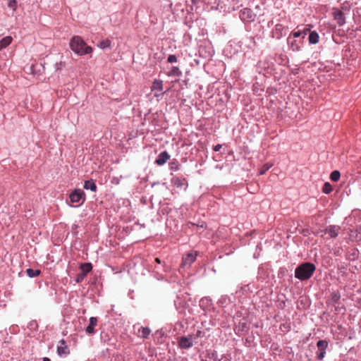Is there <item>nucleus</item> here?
I'll list each match as a JSON object with an SVG mask.
<instances>
[{"label":"nucleus","mask_w":361,"mask_h":361,"mask_svg":"<svg viewBox=\"0 0 361 361\" xmlns=\"http://www.w3.org/2000/svg\"><path fill=\"white\" fill-rule=\"evenodd\" d=\"M316 270V267L311 262H303L295 269V277L300 281L310 279Z\"/></svg>","instance_id":"obj_1"},{"label":"nucleus","mask_w":361,"mask_h":361,"mask_svg":"<svg viewBox=\"0 0 361 361\" xmlns=\"http://www.w3.org/2000/svg\"><path fill=\"white\" fill-rule=\"evenodd\" d=\"M70 47L78 55H85L92 51V47L87 46L79 36H75L71 39Z\"/></svg>","instance_id":"obj_2"},{"label":"nucleus","mask_w":361,"mask_h":361,"mask_svg":"<svg viewBox=\"0 0 361 361\" xmlns=\"http://www.w3.org/2000/svg\"><path fill=\"white\" fill-rule=\"evenodd\" d=\"M71 203H78L76 207L81 205L85 200V194L80 189H76L69 195Z\"/></svg>","instance_id":"obj_3"},{"label":"nucleus","mask_w":361,"mask_h":361,"mask_svg":"<svg viewBox=\"0 0 361 361\" xmlns=\"http://www.w3.org/2000/svg\"><path fill=\"white\" fill-rule=\"evenodd\" d=\"M328 345V341L326 340H319L317 343V347L318 348L317 358L318 360H322L324 357Z\"/></svg>","instance_id":"obj_4"},{"label":"nucleus","mask_w":361,"mask_h":361,"mask_svg":"<svg viewBox=\"0 0 361 361\" xmlns=\"http://www.w3.org/2000/svg\"><path fill=\"white\" fill-rule=\"evenodd\" d=\"M171 184L175 187L186 190L188 186L187 180L183 177L174 176L171 180Z\"/></svg>","instance_id":"obj_5"},{"label":"nucleus","mask_w":361,"mask_h":361,"mask_svg":"<svg viewBox=\"0 0 361 361\" xmlns=\"http://www.w3.org/2000/svg\"><path fill=\"white\" fill-rule=\"evenodd\" d=\"M287 44L290 50L293 51H300L302 44V40L295 39L292 38L291 36L288 37Z\"/></svg>","instance_id":"obj_6"},{"label":"nucleus","mask_w":361,"mask_h":361,"mask_svg":"<svg viewBox=\"0 0 361 361\" xmlns=\"http://www.w3.org/2000/svg\"><path fill=\"white\" fill-rule=\"evenodd\" d=\"M193 336H182L178 339V345L182 349H188L193 345Z\"/></svg>","instance_id":"obj_7"},{"label":"nucleus","mask_w":361,"mask_h":361,"mask_svg":"<svg viewBox=\"0 0 361 361\" xmlns=\"http://www.w3.org/2000/svg\"><path fill=\"white\" fill-rule=\"evenodd\" d=\"M332 14L338 26L341 27L345 24V14L341 11L334 8Z\"/></svg>","instance_id":"obj_8"},{"label":"nucleus","mask_w":361,"mask_h":361,"mask_svg":"<svg viewBox=\"0 0 361 361\" xmlns=\"http://www.w3.org/2000/svg\"><path fill=\"white\" fill-rule=\"evenodd\" d=\"M240 18L243 21L252 22L255 20V15L250 8H245L240 11Z\"/></svg>","instance_id":"obj_9"},{"label":"nucleus","mask_w":361,"mask_h":361,"mask_svg":"<svg viewBox=\"0 0 361 361\" xmlns=\"http://www.w3.org/2000/svg\"><path fill=\"white\" fill-rule=\"evenodd\" d=\"M57 354L60 356H66L70 354V350L68 346L66 345V342L64 339H61L59 342L57 346Z\"/></svg>","instance_id":"obj_10"},{"label":"nucleus","mask_w":361,"mask_h":361,"mask_svg":"<svg viewBox=\"0 0 361 361\" xmlns=\"http://www.w3.org/2000/svg\"><path fill=\"white\" fill-rule=\"evenodd\" d=\"M196 252H188L183 257L182 266L183 267H190V265L195 261L197 257Z\"/></svg>","instance_id":"obj_11"},{"label":"nucleus","mask_w":361,"mask_h":361,"mask_svg":"<svg viewBox=\"0 0 361 361\" xmlns=\"http://www.w3.org/2000/svg\"><path fill=\"white\" fill-rule=\"evenodd\" d=\"M286 27L281 24H276L272 31L273 37L277 39H281L284 35Z\"/></svg>","instance_id":"obj_12"},{"label":"nucleus","mask_w":361,"mask_h":361,"mask_svg":"<svg viewBox=\"0 0 361 361\" xmlns=\"http://www.w3.org/2000/svg\"><path fill=\"white\" fill-rule=\"evenodd\" d=\"M97 322L98 319L95 317H91L90 318V323L85 329V331L88 335H92L95 334L96 331L94 330V328L97 325Z\"/></svg>","instance_id":"obj_13"},{"label":"nucleus","mask_w":361,"mask_h":361,"mask_svg":"<svg viewBox=\"0 0 361 361\" xmlns=\"http://www.w3.org/2000/svg\"><path fill=\"white\" fill-rule=\"evenodd\" d=\"M170 159V155L166 151L161 152L155 160L158 166L164 165Z\"/></svg>","instance_id":"obj_14"},{"label":"nucleus","mask_w":361,"mask_h":361,"mask_svg":"<svg viewBox=\"0 0 361 361\" xmlns=\"http://www.w3.org/2000/svg\"><path fill=\"white\" fill-rule=\"evenodd\" d=\"M339 231L340 227L338 226L331 225L326 228L325 233H328L331 238H336L338 236Z\"/></svg>","instance_id":"obj_15"},{"label":"nucleus","mask_w":361,"mask_h":361,"mask_svg":"<svg viewBox=\"0 0 361 361\" xmlns=\"http://www.w3.org/2000/svg\"><path fill=\"white\" fill-rule=\"evenodd\" d=\"M340 299H341V294H340L339 291H338V290L333 291V292H331V293L330 295V298L328 300L327 303L329 305V302H330L331 305H334L338 303Z\"/></svg>","instance_id":"obj_16"},{"label":"nucleus","mask_w":361,"mask_h":361,"mask_svg":"<svg viewBox=\"0 0 361 361\" xmlns=\"http://www.w3.org/2000/svg\"><path fill=\"white\" fill-rule=\"evenodd\" d=\"M164 89V83L161 80L155 79L151 87L152 91L162 92Z\"/></svg>","instance_id":"obj_17"},{"label":"nucleus","mask_w":361,"mask_h":361,"mask_svg":"<svg viewBox=\"0 0 361 361\" xmlns=\"http://www.w3.org/2000/svg\"><path fill=\"white\" fill-rule=\"evenodd\" d=\"M83 188L85 190H90L92 192H96L97 191V185L95 184V182L92 179H90L87 180H85L84 183Z\"/></svg>","instance_id":"obj_18"},{"label":"nucleus","mask_w":361,"mask_h":361,"mask_svg":"<svg viewBox=\"0 0 361 361\" xmlns=\"http://www.w3.org/2000/svg\"><path fill=\"white\" fill-rule=\"evenodd\" d=\"M169 77H180L182 75V71L177 66H173L171 69L166 73Z\"/></svg>","instance_id":"obj_19"},{"label":"nucleus","mask_w":361,"mask_h":361,"mask_svg":"<svg viewBox=\"0 0 361 361\" xmlns=\"http://www.w3.org/2000/svg\"><path fill=\"white\" fill-rule=\"evenodd\" d=\"M319 35L316 31L310 32L308 40L310 44H316L319 42Z\"/></svg>","instance_id":"obj_20"},{"label":"nucleus","mask_w":361,"mask_h":361,"mask_svg":"<svg viewBox=\"0 0 361 361\" xmlns=\"http://www.w3.org/2000/svg\"><path fill=\"white\" fill-rule=\"evenodd\" d=\"M151 333V330L148 327L140 326L138 329L139 336L143 338H147Z\"/></svg>","instance_id":"obj_21"},{"label":"nucleus","mask_w":361,"mask_h":361,"mask_svg":"<svg viewBox=\"0 0 361 361\" xmlns=\"http://www.w3.org/2000/svg\"><path fill=\"white\" fill-rule=\"evenodd\" d=\"M12 37L11 36H6L0 41V51L7 47L12 42Z\"/></svg>","instance_id":"obj_22"},{"label":"nucleus","mask_w":361,"mask_h":361,"mask_svg":"<svg viewBox=\"0 0 361 361\" xmlns=\"http://www.w3.org/2000/svg\"><path fill=\"white\" fill-rule=\"evenodd\" d=\"M80 269L81 271L80 272L84 274V275L86 276L87 274L92 271V266L91 263H83L80 264Z\"/></svg>","instance_id":"obj_23"},{"label":"nucleus","mask_w":361,"mask_h":361,"mask_svg":"<svg viewBox=\"0 0 361 361\" xmlns=\"http://www.w3.org/2000/svg\"><path fill=\"white\" fill-rule=\"evenodd\" d=\"M169 168L171 171H178L180 169V164L178 161L176 159H173L171 161L169 162Z\"/></svg>","instance_id":"obj_24"},{"label":"nucleus","mask_w":361,"mask_h":361,"mask_svg":"<svg viewBox=\"0 0 361 361\" xmlns=\"http://www.w3.org/2000/svg\"><path fill=\"white\" fill-rule=\"evenodd\" d=\"M26 273L29 277L33 278L39 276L41 271L39 269H32L30 268L26 270Z\"/></svg>","instance_id":"obj_25"},{"label":"nucleus","mask_w":361,"mask_h":361,"mask_svg":"<svg viewBox=\"0 0 361 361\" xmlns=\"http://www.w3.org/2000/svg\"><path fill=\"white\" fill-rule=\"evenodd\" d=\"M211 304V299L207 297L202 298L200 301V306L202 308H206Z\"/></svg>","instance_id":"obj_26"},{"label":"nucleus","mask_w":361,"mask_h":361,"mask_svg":"<svg viewBox=\"0 0 361 361\" xmlns=\"http://www.w3.org/2000/svg\"><path fill=\"white\" fill-rule=\"evenodd\" d=\"M97 46L102 49L109 48L111 47V41L109 39L102 40L97 44Z\"/></svg>","instance_id":"obj_27"},{"label":"nucleus","mask_w":361,"mask_h":361,"mask_svg":"<svg viewBox=\"0 0 361 361\" xmlns=\"http://www.w3.org/2000/svg\"><path fill=\"white\" fill-rule=\"evenodd\" d=\"M27 327L31 331H37L38 329V324L36 320H32L27 324Z\"/></svg>","instance_id":"obj_28"},{"label":"nucleus","mask_w":361,"mask_h":361,"mask_svg":"<svg viewBox=\"0 0 361 361\" xmlns=\"http://www.w3.org/2000/svg\"><path fill=\"white\" fill-rule=\"evenodd\" d=\"M340 176H341V173L338 171H334L331 172V175H330V178L332 181H338L340 178Z\"/></svg>","instance_id":"obj_29"},{"label":"nucleus","mask_w":361,"mask_h":361,"mask_svg":"<svg viewBox=\"0 0 361 361\" xmlns=\"http://www.w3.org/2000/svg\"><path fill=\"white\" fill-rule=\"evenodd\" d=\"M332 190H333V188H332L331 185L329 183H325L324 184V186H323V188H322L323 192H324L325 194H329Z\"/></svg>","instance_id":"obj_30"},{"label":"nucleus","mask_w":361,"mask_h":361,"mask_svg":"<svg viewBox=\"0 0 361 361\" xmlns=\"http://www.w3.org/2000/svg\"><path fill=\"white\" fill-rule=\"evenodd\" d=\"M271 166H272V164H270L268 163L264 164L263 166L260 169L259 173L261 175L264 174Z\"/></svg>","instance_id":"obj_31"},{"label":"nucleus","mask_w":361,"mask_h":361,"mask_svg":"<svg viewBox=\"0 0 361 361\" xmlns=\"http://www.w3.org/2000/svg\"><path fill=\"white\" fill-rule=\"evenodd\" d=\"M85 277L86 276L84 275V274H82L81 272L78 273L75 277L76 283H81Z\"/></svg>","instance_id":"obj_32"},{"label":"nucleus","mask_w":361,"mask_h":361,"mask_svg":"<svg viewBox=\"0 0 361 361\" xmlns=\"http://www.w3.org/2000/svg\"><path fill=\"white\" fill-rule=\"evenodd\" d=\"M280 329L283 331H288L290 329V324L284 323L281 324Z\"/></svg>","instance_id":"obj_33"},{"label":"nucleus","mask_w":361,"mask_h":361,"mask_svg":"<svg viewBox=\"0 0 361 361\" xmlns=\"http://www.w3.org/2000/svg\"><path fill=\"white\" fill-rule=\"evenodd\" d=\"M167 62L170 63H176L177 62V57L174 54H171L168 56Z\"/></svg>","instance_id":"obj_34"},{"label":"nucleus","mask_w":361,"mask_h":361,"mask_svg":"<svg viewBox=\"0 0 361 361\" xmlns=\"http://www.w3.org/2000/svg\"><path fill=\"white\" fill-rule=\"evenodd\" d=\"M302 35V31L300 30H298V31H296V32H293L290 36L292 37V38L293 39H295V38H298L300 37H301Z\"/></svg>","instance_id":"obj_35"},{"label":"nucleus","mask_w":361,"mask_h":361,"mask_svg":"<svg viewBox=\"0 0 361 361\" xmlns=\"http://www.w3.org/2000/svg\"><path fill=\"white\" fill-rule=\"evenodd\" d=\"M193 341L196 343V339L203 336V333L201 331H197L195 334H193Z\"/></svg>","instance_id":"obj_36"},{"label":"nucleus","mask_w":361,"mask_h":361,"mask_svg":"<svg viewBox=\"0 0 361 361\" xmlns=\"http://www.w3.org/2000/svg\"><path fill=\"white\" fill-rule=\"evenodd\" d=\"M221 147H222V145L220 144H218L214 147L213 149L214 152H219L221 149Z\"/></svg>","instance_id":"obj_37"},{"label":"nucleus","mask_w":361,"mask_h":361,"mask_svg":"<svg viewBox=\"0 0 361 361\" xmlns=\"http://www.w3.org/2000/svg\"><path fill=\"white\" fill-rule=\"evenodd\" d=\"M16 4V0H13V1H11L8 4V6H9V7H11V8H15Z\"/></svg>","instance_id":"obj_38"},{"label":"nucleus","mask_w":361,"mask_h":361,"mask_svg":"<svg viewBox=\"0 0 361 361\" xmlns=\"http://www.w3.org/2000/svg\"><path fill=\"white\" fill-rule=\"evenodd\" d=\"M310 32V30L309 29H304L303 31H302V38L304 39L305 35H307V33Z\"/></svg>","instance_id":"obj_39"},{"label":"nucleus","mask_w":361,"mask_h":361,"mask_svg":"<svg viewBox=\"0 0 361 361\" xmlns=\"http://www.w3.org/2000/svg\"><path fill=\"white\" fill-rule=\"evenodd\" d=\"M155 262H156L157 263H158V264H160V263H161V260H160V259H159V258H156V259H155Z\"/></svg>","instance_id":"obj_40"},{"label":"nucleus","mask_w":361,"mask_h":361,"mask_svg":"<svg viewBox=\"0 0 361 361\" xmlns=\"http://www.w3.org/2000/svg\"><path fill=\"white\" fill-rule=\"evenodd\" d=\"M43 361H50V359L48 357H44Z\"/></svg>","instance_id":"obj_41"}]
</instances>
